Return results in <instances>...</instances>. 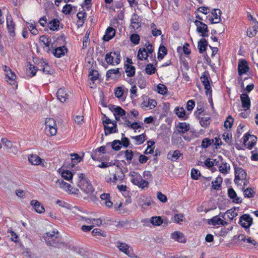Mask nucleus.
Listing matches in <instances>:
<instances>
[{"label":"nucleus","instance_id":"nucleus-1","mask_svg":"<svg viewBox=\"0 0 258 258\" xmlns=\"http://www.w3.org/2000/svg\"><path fill=\"white\" fill-rule=\"evenodd\" d=\"M46 244L54 247H59L63 243L57 230L46 232L43 236Z\"/></svg>","mask_w":258,"mask_h":258},{"label":"nucleus","instance_id":"nucleus-2","mask_svg":"<svg viewBox=\"0 0 258 258\" xmlns=\"http://www.w3.org/2000/svg\"><path fill=\"white\" fill-rule=\"evenodd\" d=\"M78 186L86 195H91L94 191V188L84 174H79Z\"/></svg>","mask_w":258,"mask_h":258},{"label":"nucleus","instance_id":"nucleus-3","mask_svg":"<svg viewBox=\"0 0 258 258\" xmlns=\"http://www.w3.org/2000/svg\"><path fill=\"white\" fill-rule=\"evenodd\" d=\"M45 131L47 135L55 136L57 133L56 124L53 118H46L45 122Z\"/></svg>","mask_w":258,"mask_h":258},{"label":"nucleus","instance_id":"nucleus-4","mask_svg":"<svg viewBox=\"0 0 258 258\" xmlns=\"http://www.w3.org/2000/svg\"><path fill=\"white\" fill-rule=\"evenodd\" d=\"M105 60L109 64H118L120 61V53L118 51L107 53L105 55Z\"/></svg>","mask_w":258,"mask_h":258},{"label":"nucleus","instance_id":"nucleus-5","mask_svg":"<svg viewBox=\"0 0 258 258\" xmlns=\"http://www.w3.org/2000/svg\"><path fill=\"white\" fill-rule=\"evenodd\" d=\"M131 176H132L131 181L134 184L142 188L148 186V182L143 179L142 176L137 173L134 172L131 174Z\"/></svg>","mask_w":258,"mask_h":258},{"label":"nucleus","instance_id":"nucleus-6","mask_svg":"<svg viewBox=\"0 0 258 258\" xmlns=\"http://www.w3.org/2000/svg\"><path fill=\"white\" fill-rule=\"evenodd\" d=\"M56 183L60 188H62L70 194L78 195L79 194V191L78 189L72 187L70 184L64 182L62 179L57 180Z\"/></svg>","mask_w":258,"mask_h":258},{"label":"nucleus","instance_id":"nucleus-7","mask_svg":"<svg viewBox=\"0 0 258 258\" xmlns=\"http://www.w3.org/2000/svg\"><path fill=\"white\" fill-rule=\"evenodd\" d=\"M194 23L197 26V31L201 34V36L202 37H207L208 36L207 25L199 20H196Z\"/></svg>","mask_w":258,"mask_h":258},{"label":"nucleus","instance_id":"nucleus-8","mask_svg":"<svg viewBox=\"0 0 258 258\" xmlns=\"http://www.w3.org/2000/svg\"><path fill=\"white\" fill-rule=\"evenodd\" d=\"M256 138L253 135L246 134L243 137V143L246 148L251 149L256 143Z\"/></svg>","mask_w":258,"mask_h":258},{"label":"nucleus","instance_id":"nucleus-9","mask_svg":"<svg viewBox=\"0 0 258 258\" xmlns=\"http://www.w3.org/2000/svg\"><path fill=\"white\" fill-rule=\"evenodd\" d=\"M208 76L209 73L207 72H205L202 75V76L201 77V80L203 85L204 86L205 89L206 90V94H209L210 96H211L212 90L208 79Z\"/></svg>","mask_w":258,"mask_h":258},{"label":"nucleus","instance_id":"nucleus-10","mask_svg":"<svg viewBox=\"0 0 258 258\" xmlns=\"http://www.w3.org/2000/svg\"><path fill=\"white\" fill-rule=\"evenodd\" d=\"M117 247L119 249L125 253L128 256L133 257L134 256V253L132 247L125 243L119 242L118 243Z\"/></svg>","mask_w":258,"mask_h":258},{"label":"nucleus","instance_id":"nucleus-11","mask_svg":"<svg viewBox=\"0 0 258 258\" xmlns=\"http://www.w3.org/2000/svg\"><path fill=\"white\" fill-rule=\"evenodd\" d=\"M252 223V219L249 215L244 214L241 216L239 220V223L242 227L247 228H248Z\"/></svg>","mask_w":258,"mask_h":258},{"label":"nucleus","instance_id":"nucleus-12","mask_svg":"<svg viewBox=\"0 0 258 258\" xmlns=\"http://www.w3.org/2000/svg\"><path fill=\"white\" fill-rule=\"evenodd\" d=\"M235 173L234 181L235 183H237L238 180H245L246 177V173L242 168L235 167Z\"/></svg>","mask_w":258,"mask_h":258},{"label":"nucleus","instance_id":"nucleus-13","mask_svg":"<svg viewBox=\"0 0 258 258\" xmlns=\"http://www.w3.org/2000/svg\"><path fill=\"white\" fill-rule=\"evenodd\" d=\"M242 107L244 108V111L248 110L250 107V100L248 95L246 94H242L240 96Z\"/></svg>","mask_w":258,"mask_h":258},{"label":"nucleus","instance_id":"nucleus-14","mask_svg":"<svg viewBox=\"0 0 258 258\" xmlns=\"http://www.w3.org/2000/svg\"><path fill=\"white\" fill-rule=\"evenodd\" d=\"M212 17L210 19L212 24L219 23L221 21V12L220 9H214L211 13Z\"/></svg>","mask_w":258,"mask_h":258},{"label":"nucleus","instance_id":"nucleus-15","mask_svg":"<svg viewBox=\"0 0 258 258\" xmlns=\"http://www.w3.org/2000/svg\"><path fill=\"white\" fill-rule=\"evenodd\" d=\"M228 195L233 203L240 204L242 202V199L237 196V194L232 188L228 189Z\"/></svg>","mask_w":258,"mask_h":258},{"label":"nucleus","instance_id":"nucleus-16","mask_svg":"<svg viewBox=\"0 0 258 258\" xmlns=\"http://www.w3.org/2000/svg\"><path fill=\"white\" fill-rule=\"evenodd\" d=\"M247 61L244 59L240 60L238 63V70L240 76L246 73L248 70Z\"/></svg>","mask_w":258,"mask_h":258},{"label":"nucleus","instance_id":"nucleus-17","mask_svg":"<svg viewBox=\"0 0 258 258\" xmlns=\"http://www.w3.org/2000/svg\"><path fill=\"white\" fill-rule=\"evenodd\" d=\"M182 156V154L179 150L170 151L167 155V159L172 161H175L178 159L180 157Z\"/></svg>","mask_w":258,"mask_h":258},{"label":"nucleus","instance_id":"nucleus-18","mask_svg":"<svg viewBox=\"0 0 258 258\" xmlns=\"http://www.w3.org/2000/svg\"><path fill=\"white\" fill-rule=\"evenodd\" d=\"M107 80L115 79L119 78L120 76V74L119 71V69H111L108 70L106 75Z\"/></svg>","mask_w":258,"mask_h":258},{"label":"nucleus","instance_id":"nucleus-19","mask_svg":"<svg viewBox=\"0 0 258 258\" xmlns=\"http://www.w3.org/2000/svg\"><path fill=\"white\" fill-rule=\"evenodd\" d=\"M31 205L35 209V211L39 214L44 213L45 209L41 203L37 200H32L31 201Z\"/></svg>","mask_w":258,"mask_h":258},{"label":"nucleus","instance_id":"nucleus-20","mask_svg":"<svg viewBox=\"0 0 258 258\" xmlns=\"http://www.w3.org/2000/svg\"><path fill=\"white\" fill-rule=\"evenodd\" d=\"M171 237L179 242L185 243L186 242V239L184 237L183 234L179 231H175L172 233Z\"/></svg>","mask_w":258,"mask_h":258},{"label":"nucleus","instance_id":"nucleus-21","mask_svg":"<svg viewBox=\"0 0 258 258\" xmlns=\"http://www.w3.org/2000/svg\"><path fill=\"white\" fill-rule=\"evenodd\" d=\"M236 208H232L230 210H228L225 212L223 215L222 217L225 220L226 219V217L230 220V221H232L233 218L237 216V213L236 211Z\"/></svg>","mask_w":258,"mask_h":258},{"label":"nucleus","instance_id":"nucleus-22","mask_svg":"<svg viewBox=\"0 0 258 258\" xmlns=\"http://www.w3.org/2000/svg\"><path fill=\"white\" fill-rule=\"evenodd\" d=\"M57 98L62 103L66 102L68 99V95L63 88H60L57 92Z\"/></svg>","mask_w":258,"mask_h":258},{"label":"nucleus","instance_id":"nucleus-23","mask_svg":"<svg viewBox=\"0 0 258 258\" xmlns=\"http://www.w3.org/2000/svg\"><path fill=\"white\" fill-rule=\"evenodd\" d=\"M39 67V70L42 71L45 74H52L53 73V69L47 62L43 61Z\"/></svg>","mask_w":258,"mask_h":258},{"label":"nucleus","instance_id":"nucleus-24","mask_svg":"<svg viewBox=\"0 0 258 258\" xmlns=\"http://www.w3.org/2000/svg\"><path fill=\"white\" fill-rule=\"evenodd\" d=\"M112 126H110L109 125L104 126L105 135H108L111 133H116L117 132L116 127V122L112 123Z\"/></svg>","mask_w":258,"mask_h":258},{"label":"nucleus","instance_id":"nucleus-25","mask_svg":"<svg viewBox=\"0 0 258 258\" xmlns=\"http://www.w3.org/2000/svg\"><path fill=\"white\" fill-rule=\"evenodd\" d=\"M115 34V31L112 27H108L106 31L105 35L104 36V40L105 41H109L112 39Z\"/></svg>","mask_w":258,"mask_h":258},{"label":"nucleus","instance_id":"nucleus-26","mask_svg":"<svg viewBox=\"0 0 258 258\" xmlns=\"http://www.w3.org/2000/svg\"><path fill=\"white\" fill-rule=\"evenodd\" d=\"M175 112L179 118L185 120L188 117V115L186 114V112L183 107H176Z\"/></svg>","mask_w":258,"mask_h":258},{"label":"nucleus","instance_id":"nucleus-27","mask_svg":"<svg viewBox=\"0 0 258 258\" xmlns=\"http://www.w3.org/2000/svg\"><path fill=\"white\" fill-rule=\"evenodd\" d=\"M39 40L45 46V51L49 52L50 50V42L49 37H46L45 35H42L40 37Z\"/></svg>","mask_w":258,"mask_h":258},{"label":"nucleus","instance_id":"nucleus-28","mask_svg":"<svg viewBox=\"0 0 258 258\" xmlns=\"http://www.w3.org/2000/svg\"><path fill=\"white\" fill-rule=\"evenodd\" d=\"M67 51V49L65 46H59L54 49L53 53L56 57H60L62 55H64Z\"/></svg>","mask_w":258,"mask_h":258},{"label":"nucleus","instance_id":"nucleus-29","mask_svg":"<svg viewBox=\"0 0 258 258\" xmlns=\"http://www.w3.org/2000/svg\"><path fill=\"white\" fill-rule=\"evenodd\" d=\"M28 160L32 165H36L40 164L43 159H41L37 155H31L28 157Z\"/></svg>","mask_w":258,"mask_h":258},{"label":"nucleus","instance_id":"nucleus-30","mask_svg":"<svg viewBox=\"0 0 258 258\" xmlns=\"http://www.w3.org/2000/svg\"><path fill=\"white\" fill-rule=\"evenodd\" d=\"M139 16L138 15L134 14L131 19V27L134 30H137L140 27L139 23Z\"/></svg>","mask_w":258,"mask_h":258},{"label":"nucleus","instance_id":"nucleus-31","mask_svg":"<svg viewBox=\"0 0 258 258\" xmlns=\"http://www.w3.org/2000/svg\"><path fill=\"white\" fill-rule=\"evenodd\" d=\"M7 27L10 35L13 37L15 35V24L12 20H9L8 18L7 19Z\"/></svg>","mask_w":258,"mask_h":258},{"label":"nucleus","instance_id":"nucleus-32","mask_svg":"<svg viewBox=\"0 0 258 258\" xmlns=\"http://www.w3.org/2000/svg\"><path fill=\"white\" fill-rule=\"evenodd\" d=\"M207 46V42L206 40L204 38L201 39L198 42V49L199 50V52L200 53H203L206 50V47Z\"/></svg>","mask_w":258,"mask_h":258},{"label":"nucleus","instance_id":"nucleus-33","mask_svg":"<svg viewBox=\"0 0 258 258\" xmlns=\"http://www.w3.org/2000/svg\"><path fill=\"white\" fill-rule=\"evenodd\" d=\"M211 223L213 225H219V224L224 225L227 224V222L221 219L219 217H218L217 216L213 217L211 219Z\"/></svg>","mask_w":258,"mask_h":258},{"label":"nucleus","instance_id":"nucleus-34","mask_svg":"<svg viewBox=\"0 0 258 258\" xmlns=\"http://www.w3.org/2000/svg\"><path fill=\"white\" fill-rule=\"evenodd\" d=\"M104 153L105 152V146H101L100 147L96 149L91 155V157L94 160H97L99 158L98 153Z\"/></svg>","mask_w":258,"mask_h":258},{"label":"nucleus","instance_id":"nucleus-35","mask_svg":"<svg viewBox=\"0 0 258 258\" xmlns=\"http://www.w3.org/2000/svg\"><path fill=\"white\" fill-rule=\"evenodd\" d=\"M145 48H140L138 51V59L139 60H146L149 56Z\"/></svg>","mask_w":258,"mask_h":258},{"label":"nucleus","instance_id":"nucleus-36","mask_svg":"<svg viewBox=\"0 0 258 258\" xmlns=\"http://www.w3.org/2000/svg\"><path fill=\"white\" fill-rule=\"evenodd\" d=\"M177 130L179 133H184L189 130V124L181 122L177 126Z\"/></svg>","mask_w":258,"mask_h":258},{"label":"nucleus","instance_id":"nucleus-37","mask_svg":"<svg viewBox=\"0 0 258 258\" xmlns=\"http://www.w3.org/2000/svg\"><path fill=\"white\" fill-rule=\"evenodd\" d=\"M223 179L220 176H218L214 181L212 182V187L214 189H219L221 187Z\"/></svg>","mask_w":258,"mask_h":258},{"label":"nucleus","instance_id":"nucleus-38","mask_svg":"<svg viewBox=\"0 0 258 258\" xmlns=\"http://www.w3.org/2000/svg\"><path fill=\"white\" fill-rule=\"evenodd\" d=\"M59 25V21L57 19H53L48 24V26L50 30H57Z\"/></svg>","mask_w":258,"mask_h":258},{"label":"nucleus","instance_id":"nucleus-39","mask_svg":"<svg viewBox=\"0 0 258 258\" xmlns=\"http://www.w3.org/2000/svg\"><path fill=\"white\" fill-rule=\"evenodd\" d=\"M243 194L245 198H253L254 197L255 192L254 188L251 187H248L244 190Z\"/></svg>","mask_w":258,"mask_h":258},{"label":"nucleus","instance_id":"nucleus-40","mask_svg":"<svg viewBox=\"0 0 258 258\" xmlns=\"http://www.w3.org/2000/svg\"><path fill=\"white\" fill-rule=\"evenodd\" d=\"M6 77L9 79V81H11L10 84L11 85L15 84V80L16 78L15 74L12 72L11 70H8L7 74H6Z\"/></svg>","mask_w":258,"mask_h":258},{"label":"nucleus","instance_id":"nucleus-41","mask_svg":"<svg viewBox=\"0 0 258 258\" xmlns=\"http://www.w3.org/2000/svg\"><path fill=\"white\" fill-rule=\"evenodd\" d=\"M125 72L128 77H133L135 74V68L130 64H125Z\"/></svg>","mask_w":258,"mask_h":258},{"label":"nucleus","instance_id":"nucleus-42","mask_svg":"<svg viewBox=\"0 0 258 258\" xmlns=\"http://www.w3.org/2000/svg\"><path fill=\"white\" fill-rule=\"evenodd\" d=\"M230 169V166L227 163H222L219 167V171L223 174H227Z\"/></svg>","mask_w":258,"mask_h":258},{"label":"nucleus","instance_id":"nucleus-43","mask_svg":"<svg viewBox=\"0 0 258 258\" xmlns=\"http://www.w3.org/2000/svg\"><path fill=\"white\" fill-rule=\"evenodd\" d=\"M145 135L144 134H142L139 136L131 137V138L136 141V144L141 145L145 142Z\"/></svg>","mask_w":258,"mask_h":258},{"label":"nucleus","instance_id":"nucleus-44","mask_svg":"<svg viewBox=\"0 0 258 258\" xmlns=\"http://www.w3.org/2000/svg\"><path fill=\"white\" fill-rule=\"evenodd\" d=\"M151 223L155 226H159L163 223V220L160 217H153L150 220Z\"/></svg>","mask_w":258,"mask_h":258},{"label":"nucleus","instance_id":"nucleus-45","mask_svg":"<svg viewBox=\"0 0 258 258\" xmlns=\"http://www.w3.org/2000/svg\"><path fill=\"white\" fill-rule=\"evenodd\" d=\"M113 113L114 116H123L125 115V111L120 107L117 106L113 109Z\"/></svg>","mask_w":258,"mask_h":258},{"label":"nucleus","instance_id":"nucleus-46","mask_svg":"<svg viewBox=\"0 0 258 258\" xmlns=\"http://www.w3.org/2000/svg\"><path fill=\"white\" fill-rule=\"evenodd\" d=\"M146 73L148 75H152L155 73L156 68L152 63L147 65L145 69Z\"/></svg>","mask_w":258,"mask_h":258},{"label":"nucleus","instance_id":"nucleus-47","mask_svg":"<svg viewBox=\"0 0 258 258\" xmlns=\"http://www.w3.org/2000/svg\"><path fill=\"white\" fill-rule=\"evenodd\" d=\"M213 143V141L209 138H204L202 140L201 146L202 148L206 149L209 147Z\"/></svg>","mask_w":258,"mask_h":258},{"label":"nucleus","instance_id":"nucleus-48","mask_svg":"<svg viewBox=\"0 0 258 258\" xmlns=\"http://www.w3.org/2000/svg\"><path fill=\"white\" fill-rule=\"evenodd\" d=\"M92 234L93 236H101L103 237H105L106 236V232L99 228H95L92 231Z\"/></svg>","mask_w":258,"mask_h":258},{"label":"nucleus","instance_id":"nucleus-49","mask_svg":"<svg viewBox=\"0 0 258 258\" xmlns=\"http://www.w3.org/2000/svg\"><path fill=\"white\" fill-rule=\"evenodd\" d=\"M124 156L126 160L127 161L128 163H131V161L134 156V153L132 150H126L124 152Z\"/></svg>","mask_w":258,"mask_h":258},{"label":"nucleus","instance_id":"nucleus-50","mask_svg":"<svg viewBox=\"0 0 258 258\" xmlns=\"http://www.w3.org/2000/svg\"><path fill=\"white\" fill-rule=\"evenodd\" d=\"M61 176L63 179L70 180L72 179L73 174L69 170H64L61 172Z\"/></svg>","mask_w":258,"mask_h":258},{"label":"nucleus","instance_id":"nucleus-51","mask_svg":"<svg viewBox=\"0 0 258 258\" xmlns=\"http://www.w3.org/2000/svg\"><path fill=\"white\" fill-rule=\"evenodd\" d=\"M90 77V80L94 83V82L98 79L99 77V73L96 70H91L89 75Z\"/></svg>","mask_w":258,"mask_h":258},{"label":"nucleus","instance_id":"nucleus-52","mask_svg":"<svg viewBox=\"0 0 258 258\" xmlns=\"http://www.w3.org/2000/svg\"><path fill=\"white\" fill-rule=\"evenodd\" d=\"M157 91L159 93L164 95L167 93V88L164 84H159L157 86Z\"/></svg>","mask_w":258,"mask_h":258},{"label":"nucleus","instance_id":"nucleus-53","mask_svg":"<svg viewBox=\"0 0 258 258\" xmlns=\"http://www.w3.org/2000/svg\"><path fill=\"white\" fill-rule=\"evenodd\" d=\"M72 166L81 161V158L77 153L71 154Z\"/></svg>","mask_w":258,"mask_h":258},{"label":"nucleus","instance_id":"nucleus-54","mask_svg":"<svg viewBox=\"0 0 258 258\" xmlns=\"http://www.w3.org/2000/svg\"><path fill=\"white\" fill-rule=\"evenodd\" d=\"M223 139L229 145L232 144V137L231 134L225 133L222 136Z\"/></svg>","mask_w":258,"mask_h":258},{"label":"nucleus","instance_id":"nucleus-55","mask_svg":"<svg viewBox=\"0 0 258 258\" xmlns=\"http://www.w3.org/2000/svg\"><path fill=\"white\" fill-rule=\"evenodd\" d=\"M131 42L135 45H137L140 42V37L137 34H133L130 36Z\"/></svg>","mask_w":258,"mask_h":258},{"label":"nucleus","instance_id":"nucleus-56","mask_svg":"<svg viewBox=\"0 0 258 258\" xmlns=\"http://www.w3.org/2000/svg\"><path fill=\"white\" fill-rule=\"evenodd\" d=\"M233 118L231 117V116L229 115L227 117L226 120L224 122L225 127L226 128H231L233 124Z\"/></svg>","mask_w":258,"mask_h":258},{"label":"nucleus","instance_id":"nucleus-57","mask_svg":"<svg viewBox=\"0 0 258 258\" xmlns=\"http://www.w3.org/2000/svg\"><path fill=\"white\" fill-rule=\"evenodd\" d=\"M121 143L120 141L119 140H114L112 143V144H111V147L113 149L116 150V151H118L119 150H120V148H121Z\"/></svg>","mask_w":258,"mask_h":258},{"label":"nucleus","instance_id":"nucleus-58","mask_svg":"<svg viewBox=\"0 0 258 258\" xmlns=\"http://www.w3.org/2000/svg\"><path fill=\"white\" fill-rule=\"evenodd\" d=\"M201 173L197 169H192L191 171V177L192 179L195 180H197L199 178V177L200 176Z\"/></svg>","mask_w":258,"mask_h":258},{"label":"nucleus","instance_id":"nucleus-59","mask_svg":"<svg viewBox=\"0 0 258 258\" xmlns=\"http://www.w3.org/2000/svg\"><path fill=\"white\" fill-rule=\"evenodd\" d=\"M182 140L180 137H176L172 138V144L173 145H176L178 146H179V145H181L182 146Z\"/></svg>","mask_w":258,"mask_h":258},{"label":"nucleus","instance_id":"nucleus-60","mask_svg":"<svg viewBox=\"0 0 258 258\" xmlns=\"http://www.w3.org/2000/svg\"><path fill=\"white\" fill-rule=\"evenodd\" d=\"M145 49L146 51L148 52V54L149 55V57H152L153 51V45L150 43H146V48H145Z\"/></svg>","mask_w":258,"mask_h":258},{"label":"nucleus","instance_id":"nucleus-61","mask_svg":"<svg viewBox=\"0 0 258 258\" xmlns=\"http://www.w3.org/2000/svg\"><path fill=\"white\" fill-rule=\"evenodd\" d=\"M2 144L8 149H11L13 146L12 142L6 138H2L1 140Z\"/></svg>","mask_w":258,"mask_h":258},{"label":"nucleus","instance_id":"nucleus-62","mask_svg":"<svg viewBox=\"0 0 258 258\" xmlns=\"http://www.w3.org/2000/svg\"><path fill=\"white\" fill-rule=\"evenodd\" d=\"M117 177L115 174L112 175V177L111 176H107L105 178L106 181L109 183H113L115 184L117 180Z\"/></svg>","mask_w":258,"mask_h":258},{"label":"nucleus","instance_id":"nucleus-63","mask_svg":"<svg viewBox=\"0 0 258 258\" xmlns=\"http://www.w3.org/2000/svg\"><path fill=\"white\" fill-rule=\"evenodd\" d=\"M156 101L152 99H148L147 104H145L146 107H150V109L154 108L156 106Z\"/></svg>","mask_w":258,"mask_h":258},{"label":"nucleus","instance_id":"nucleus-64","mask_svg":"<svg viewBox=\"0 0 258 258\" xmlns=\"http://www.w3.org/2000/svg\"><path fill=\"white\" fill-rule=\"evenodd\" d=\"M72 10V5L70 4H67L63 7L62 11L64 14L68 15V14H70Z\"/></svg>","mask_w":258,"mask_h":258}]
</instances>
